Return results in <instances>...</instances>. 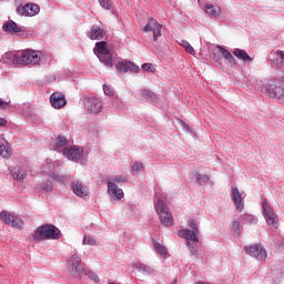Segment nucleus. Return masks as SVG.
Here are the masks:
<instances>
[{
	"mask_svg": "<svg viewBox=\"0 0 284 284\" xmlns=\"http://www.w3.org/2000/svg\"><path fill=\"white\" fill-rule=\"evenodd\" d=\"M84 106L90 114H100V112H103V102L97 97L84 98Z\"/></svg>",
	"mask_w": 284,
	"mask_h": 284,
	"instance_id": "nucleus-8",
	"label": "nucleus"
},
{
	"mask_svg": "<svg viewBox=\"0 0 284 284\" xmlns=\"http://www.w3.org/2000/svg\"><path fill=\"white\" fill-rule=\"evenodd\" d=\"M8 124V120L7 119H3V118H0V128H3Z\"/></svg>",
	"mask_w": 284,
	"mask_h": 284,
	"instance_id": "nucleus-45",
	"label": "nucleus"
},
{
	"mask_svg": "<svg viewBox=\"0 0 284 284\" xmlns=\"http://www.w3.org/2000/svg\"><path fill=\"white\" fill-rule=\"evenodd\" d=\"M39 12H41V8L37 3H27L17 7V14H20V17H37Z\"/></svg>",
	"mask_w": 284,
	"mask_h": 284,
	"instance_id": "nucleus-11",
	"label": "nucleus"
},
{
	"mask_svg": "<svg viewBox=\"0 0 284 284\" xmlns=\"http://www.w3.org/2000/svg\"><path fill=\"white\" fill-rule=\"evenodd\" d=\"M242 220L243 221H248V223H255V219H254V216L253 215H250V214H244L243 216H242Z\"/></svg>",
	"mask_w": 284,
	"mask_h": 284,
	"instance_id": "nucleus-41",
	"label": "nucleus"
},
{
	"mask_svg": "<svg viewBox=\"0 0 284 284\" xmlns=\"http://www.w3.org/2000/svg\"><path fill=\"white\" fill-rule=\"evenodd\" d=\"M142 70H145L146 72H152V64L150 63L142 64Z\"/></svg>",
	"mask_w": 284,
	"mask_h": 284,
	"instance_id": "nucleus-43",
	"label": "nucleus"
},
{
	"mask_svg": "<svg viewBox=\"0 0 284 284\" xmlns=\"http://www.w3.org/2000/svg\"><path fill=\"white\" fill-rule=\"evenodd\" d=\"M71 190L75 196L83 199L90 194V190L80 180H74L71 182Z\"/></svg>",
	"mask_w": 284,
	"mask_h": 284,
	"instance_id": "nucleus-14",
	"label": "nucleus"
},
{
	"mask_svg": "<svg viewBox=\"0 0 284 284\" xmlns=\"http://www.w3.org/2000/svg\"><path fill=\"white\" fill-rule=\"evenodd\" d=\"M67 272L71 276H74V278H80V276H83L85 268L83 267V263L81 262V256H79V254L73 253L69 255L67 261Z\"/></svg>",
	"mask_w": 284,
	"mask_h": 284,
	"instance_id": "nucleus-5",
	"label": "nucleus"
},
{
	"mask_svg": "<svg viewBox=\"0 0 284 284\" xmlns=\"http://www.w3.org/2000/svg\"><path fill=\"white\" fill-rule=\"evenodd\" d=\"M141 170H143V163L141 162H135L133 165H132V171L133 172H141Z\"/></svg>",
	"mask_w": 284,
	"mask_h": 284,
	"instance_id": "nucleus-39",
	"label": "nucleus"
},
{
	"mask_svg": "<svg viewBox=\"0 0 284 284\" xmlns=\"http://www.w3.org/2000/svg\"><path fill=\"white\" fill-rule=\"evenodd\" d=\"M89 276H90V278H91L92 281H94L95 283H99V281H101V280L99 278V275H97V274H94V273H92V272H89Z\"/></svg>",
	"mask_w": 284,
	"mask_h": 284,
	"instance_id": "nucleus-42",
	"label": "nucleus"
},
{
	"mask_svg": "<svg viewBox=\"0 0 284 284\" xmlns=\"http://www.w3.org/2000/svg\"><path fill=\"white\" fill-rule=\"evenodd\" d=\"M12 155V149L10 148V143L3 135H0V156L2 159H10Z\"/></svg>",
	"mask_w": 284,
	"mask_h": 284,
	"instance_id": "nucleus-20",
	"label": "nucleus"
},
{
	"mask_svg": "<svg viewBox=\"0 0 284 284\" xmlns=\"http://www.w3.org/2000/svg\"><path fill=\"white\" fill-rule=\"evenodd\" d=\"M244 250L250 256H253V258H256L257 261H265V258H267V252L258 244L245 246Z\"/></svg>",
	"mask_w": 284,
	"mask_h": 284,
	"instance_id": "nucleus-13",
	"label": "nucleus"
},
{
	"mask_svg": "<svg viewBox=\"0 0 284 284\" xmlns=\"http://www.w3.org/2000/svg\"><path fill=\"white\" fill-rule=\"evenodd\" d=\"M10 174L14 181H24L26 176H28V171L23 166H14Z\"/></svg>",
	"mask_w": 284,
	"mask_h": 284,
	"instance_id": "nucleus-23",
	"label": "nucleus"
},
{
	"mask_svg": "<svg viewBox=\"0 0 284 284\" xmlns=\"http://www.w3.org/2000/svg\"><path fill=\"white\" fill-rule=\"evenodd\" d=\"M154 247H155L156 252H159L161 254V256H165L168 254V248L165 246H163L161 243L155 242Z\"/></svg>",
	"mask_w": 284,
	"mask_h": 284,
	"instance_id": "nucleus-35",
	"label": "nucleus"
},
{
	"mask_svg": "<svg viewBox=\"0 0 284 284\" xmlns=\"http://www.w3.org/2000/svg\"><path fill=\"white\" fill-rule=\"evenodd\" d=\"M116 70L120 74H125L126 72H139V65L134 64L132 61H121L116 64Z\"/></svg>",
	"mask_w": 284,
	"mask_h": 284,
	"instance_id": "nucleus-17",
	"label": "nucleus"
},
{
	"mask_svg": "<svg viewBox=\"0 0 284 284\" xmlns=\"http://www.w3.org/2000/svg\"><path fill=\"white\" fill-rule=\"evenodd\" d=\"M53 189H54V186L52 185V181H50V180L44 181L41 184V190H43V192H52Z\"/></svg>",
	"mask_w": 284,
	"mask_h": 284,
	"instance_id": "nucleus-36",
	"label": "nucleus"
},
{
	"mask_svg": "<svg viewBox=\"0 0 284 284\" xmlns=\"http://www.w3.org/2000/svg\"><path fill=\"white\" fill-rule=\"evenodd\" d=\"M0 219L7 225H11L12 227H17L18 230H23V220L14 214L8 213V211H2L0 213Z\"/></svg>",
	"mask_w": 284,
	"mask_h": 284,
	"instance_id": "nucleus-9",
	"label": "nucleus"
},
{
	"mask_svg": "<svg viewBox=\"0 0 284 284\" xmlns=\"http://www.w3.org/2000/svg\"><path fill=\"white\" fill-rule=\"evenodd\" d=\"M220 50L222 52V55L226 61H229V63H231L232 65H236V59L234 58V55H232V53L227 49L221 47Z\"/></svg>",
	"mask_w": 284,
	"mask_h": 284,
	"instance_id": "nucleus-29",
	"label": "nucleus"
},
{
	"mask_svg": "<svg viewBox=\"0 0 284 284\" xmlns=\"http://www.w3.org/2000/svg\"><path fill=\"white\" fill-rule=\"evenodd\" d=\"M0 108L1 110H6V108H8V102H6L3 99H0Z\"/></svg>",
	"mask_w": 284,
	"mask_h": 284,
	"instance_id": "nucleus-44",
	"label": "nucleus"
},
{
	"mask_svg": "<svg viewBox=\"0 0 284 284\" xmlns=\"http://www.w3.org/2000/svg\"><path fill=\"white\" fill-rule=\"evenodd\" d=\"M180 45L189 52V54H196L194 47L187 42V40H181Z\"/></svg>",
	"mask_w": 284,
	"mask_h": 284,
	"instance_id": "nucleus-31",
	"label": "nucleus"
},
{
	"mask_svg": "<svg viewBox=\"0 0 284 284\" xmlns=\"http://www.w3.org/2000/svg\"><path fill=\"white\" fill-rule=\"evenodd\" d=\"M89 39L92 41H101L103 37H105V30L101 29L99 26H93L91 30L88 32Z\"/></svg>",
	"mask_w": 284,
	"mask_h": 284,
	"instance_id": "nucleus-22",
	"label": "nucleus"
},
{
	"mask_svg": "<svg viewBox=\"0 0 284 284\" xmlns=\"http://www.w3.org/2000/svg\"><path fill=\"white\" fill-rule=\"evenodd\" d=\"M155 211L158 212L161 222L165 227H171L174 223V219L172 217V213L168 210V205H165V202L163 200H158L155 203Z\"/></svg>",
	"mask_w": 284,
	"mask_h": 284,
	"instance_id": "nucleus-6",
	"label": "nucleus"
},
{
	"mask_svg": "<svg viewBox=\"0 0 284 284\" xmlns=\"http://www.w3.org/2000/svg\"><path fill=\"white\" fill-rule=\"evenodd\" d=\"M232 227L239 234V232H241V221L235 220L232 224Z\"/></svg>",
	"mask_w": 284,
	"mask_h": 284,
	"instance_id": "nucleus-40",
	"label": "nucleus"
},
{
	"mask_svg": "<svg viewBox=\"0 0 284 284\" xmlns=\"http://www.w3.org/2000/svg\"><path fill=\"white\" fill-rule=\"evenodd\" d=\"M65 145H68V139L65 136L60 135L55 138L52 143L49 145L50 150H53L54 152H62L65 150Z\"/></svg>",
	"mask_w": 284,
	"mask_h": 284,
	"instance_id": "nucleus-19",
	"label": "nucleus"
},
{
	"mask_svg": "<svg viewBox=\"0 0 284 284\" xmlns=\"http://www.w3.org/2000/svg\"><path fill=\"white\" fill-rule=\"evenodd\" d=\"M185 128H186L187 131L190 130V126H185Z\"/></svg>",
	"mask_w": 284,
	"mask_h": 284,
	"instance_id": "nucleus-47",
	"label": "nucleus"
},
{
	"mask_svg": "<svg viewBox=\"0 0 284 284\" xmlns=\"http://www.w3.org/2000/svg\"><path fill=\"white\" fill-rule=\"evenodd\" d=\"M50 103L55 110H61V108H65L68 101L65 100V95L63 93L54 92L50 97Z\"/></svg>",
	"mask_w": 284,
	"mask_h": 284,
	"instance_id": "nucleus-15",
	"label": "nucleus"
},
{
	"mask_svg": "<svg viewBox=\"0 0 284 284\" xmlns=\"http://www.w3.org/2000/svg\"><path fill=\"white\" fill-rule=\"evenodd\" d=\"M0 267H3L2 265H0Z\"/></svg>",
	"mask_w": 284,
	"mask_h": 284,
	"instance_id": "nucleus-48",
	"label": "nucleus"
},
{
	"mask_svg": "<svg viewBox=\"0 0 284 284\" xmlns=\"http://www.w3.org/2000/svg\"><path fill=\"white\" fill-rule=\"evenodd\" d=\"M262 210H263V216L267 223V225H271L275 230L278 229V216L276 213H274V210L270 204H267V201H263L262 203Z\"/></svg>",
	"mask_w": 284,
	"mask_h": 284,
	"instance_id": "nucleus-7",
	"label": "nucleus"
},
{
	"mask_svg": "<svg viewBox=\"0 0 284 284\" xmlns=\"http://www.w3.org/2000/svg\"><path fill=\"white\" fill-rule=\"evenodd\" d=\"M189 227L191 230H180L178 235L181 239L186 240V246L189 247L191 256H194V258H203V255L201 254V251H199V247L192 246V243H190V241H192L193 243H199V226L196 225V221L190 220Z\"/></svg>",
	"mask_w": 284,
	"mask_h": 284,
	"instance_id": "nucleus-2",
	"label": "nucleus"
},
{
	"mask_svg": "<svg viewBox=\"0 0 284 284\" xmlns=\"http://www.w3.org/2000/svg\"><path fill=\"white\" fill-rule=\"evenodd\" d=\"M126 179L123 175H114L109 179L108 183H113L116 185V183H125Z\"/></svg>",
	"mask_w": 284,
	"mask_h": 284,
	"instance_id": "nucleus-33",
	"label": "nucleus"
},
{
	"mask_svg": "<svg viewBox=\"0 0 284 284\" xmlns=\"http://www.w3.org/2000/svg\"><path fill=\"white\" fill-rule=\"evenodd\" d=\"M99 3L104 10H110V8H112L110 0H99Z\"/></svg>",
	"mask_w": 284,
	"mask_h": 284,
	"instance_id": "nucleus-37",
	"label": "nucleus"
},
{
	"mask_svg": "<svg viewBox=\"0 0 284 284\" xmlns=\"http://www.w3.org/2000/svg\"><path fill=\"white\" fill-rule=\"evenodd\" d=\"M108 194L114 201H121L123 199V189L119 187V185L114 184V182H108Z\"/></svg>",
	"mask_w": 284,
	"mask_h": 284,
	"instance_id": "nucleus-18",
	"label": "nucleus"
},
{
	"mask_svg": "<svg viewBox=\"0 0 284 284\" xmlns=\"http://www.w3.org/2000/svg\"><path fill=\"white\" fill-rule=\"evenodd\" d=\"M280 83H284V77L278 78Z\"/></svg>",
	"mask_w": 284,
	"mask_h": 284,
	"instance_id": "nucleus-46",
	"label": "nucleus"
},
{
	"mask_svg": "<svg viewBox=\"0 0 284 284\" xmlns=\"http://www.w3.org/2000/svg\"><path fill=\"white\" fill-rule=\"evenodd\" d=\"M4 59H9L16 65H41L43 63V52L27 49L19 53H6Z\"/></svg>",
	"mask_w": 284,
	"mask_h": 284,
	"instance_id": "nucleus-1",
	"label": "nucleus"
},
{
	"mask_svg": "<svg viewBox=\"0 0 284 284\" xmlns=\"http://www.w3.org/2000/svg\"><path fill=\"white\" fill-rule=\"evenodd\" d=\"M133 268L138 270V272H140V274H144L145 276H150L154 272V268H152L151 266H148L141 262L133 263Z\"/></svg>",
	"mask_w": 284,
	"mask_h": 284,
	"instance_id": "nucleus-25",
	"label": "nucleus"
},
{
	"mask_svg": "<svg viewBox=\"0 0 284 284\" xmlns=\"http://www.w3.org/2000/svg\"><path fill=\"white\" fill-rule=\"evenodd\" d=\"M233 54L234 57H236V59H240V61H252V58L250 57V54H247V52L243 49H234L233 50Z\"/></svg>",
	"mask_w": 284,
	"mask_h": 284,
	"instance_id": "nucleus-27",
	"label": "nucleus"
},
{
	"mask_svg": "<svg viewBox=\"0 0 284 284\" xmlns=\"http://www.w3.org/2000/svg\"><path fill=\"white\" fill-rule=\"evenodd\" d=\"M61 236V231L52 224L39 226L33 234L34 241H57Z\"/></svg>",
	"mask_w": 284,
	"mask_h": 284,
	"instance_id": "nucleus-3",
	"label": "nucleus"
},
{
	"mask_svg": "<svg viewBox=\"0 0 284 284\" xmlns=\"http://www.w3.org/2000/svg\"><path fill=\"white\" fill-rule=\"evenodd\" d=\"M103 91H104V94H106V97H112V94H114V91L108 84H103Z\"/></svg>",
	"mask_w": 284,
	"mask_h": 284,
	"instance_id": "nucleus-38",
	"label": "nucleus"
},
{
	"mask_svg": "<svg viewBox=\"0 0 284 284\" xmlns=\"http://www.w3.org/2000/svg\"><path fill=\"white\" fill-rule=\"evenodd\" d=\"M82 245L94 246V245H97V239H94L90 235H84L83 241H82Z\"/></svg>",
	"mask_w": 284,
	"mask_h": 284,
	"instance_id": "nucleus-34",
	"label": "nucleus"
},
{
	"mask_svg": "<svg viewBox=\"0 0 284 284\" xmlns=\"http://www.w3.org/2000/svg\"><path fill=\"white\" fill-rule=\"evenodd\" d=\"M266 90L268 91V94L271 97H274L275 99H278L280 101H284V87L272 84H266Z\"/></svg>",
	"mask_w": 284,
	"mask_h": 284,
	"instance_id": "nucleus-21",
	"label": "nucleus"
},
{
	"mask_svg": "<svg viewBox=\"0 0 284 284\" xmlns=\"http://www.w3.org/2000/svg\"><path fill=\"white\" fill-rule=\"evenodd\" d=\"M2 30L4 32H10V34H17V32H23V29L21 27L17 26V22L14 21H8L2 26Z\"/></svg>",
	"mask_w": 284,
	"mask_h": 284,
	"instance_id": "nucleus-24",
	"label": "nucleus"
},
{
	"mask_svg": "<svg viewBox=\"0 0 284 284\" xmlns=\"http://www.w3.org/2000/svg\"><path fill=\"white\" fill-rule=\"evenodd\" d=\"M140 93L143 97V99L149 101V103H154V101H156V94H154V92H152L148 89L141 90Z\"/></svg>",
	"mask_w": 284,
	"mask_h": 284,
	"instance_id": "nucleus-28",
	"label": "nucleus"
},
{
	"mask_svg": "<svg viewBox=\"0 0 284 284\" xmlns=\"http://www.w3.org/2000/svg\"><path fill=\"white\" fill-rule=\"evenodd\" d=\"M62 154L69 161H73L74 163H78V161H81L83 159V148L77 146V145L65 148L63 149Z\"/></svg>",
	"mask_w": 284,
	"mask_h": 284,
	"instance_id": "nucleus-10",
	"label": "nucleus"
},
{
	"mask_svg": "<svg viewBox=\"0 0 284 284\" xmlns=\"http://www.w3.org/2000/svg\"><path fill=\"white\" fill-rule=\"evenodd\" d=\"M205 12H206V14H210L211 17H219L221 14V7L214 6L212 3H206Z\"/></svg>",
	"mask_w": 284,
	"mask_h": 284,
	"instance_id": "nucleus-26",
	"label": "nucleus"
},
{
	"mask_svg": "<svg viewBox=\"0 0 284 284\" xmlns=\"http://www.w3.org/2000/svg\"><path fill=\"white\" fill-rule=\"evenodd\" d=\"M50 179H52V181H55L57 183H65V181L70 179V175L59 174L53 172L50 174Z\"/></svg>",
	"mask_w": 284,
	"mask_h": 284,
	"instance_id": "nucleus-30",
	"label": "nucleus"
},
{
	"mask_svg": "<svg viewBox=\"0 0 284 284\" xmlns=\"http://www.w3.org/2000/svg\"><path fill=\"white\" fill-rule=\"evenodd\" d=\"M163 26L159 23L154 18H150L146 26L142 29L143 32H153V41H159L161 37V29Z\"/></svg>",
	"mask_w": 284,
	"mask_h": 284,
	"instance_id": "nucleus-12",
	"label": "nucleus"
},
{
	"mask_svg": "<svg viewBox=\"0 0 284 284\" xmlns=\"http://www.w3.org/2000/svg\"><path fill=\"white\" fill-rule=\"evenodd\" d=\"M108 42L100 41L95 44L93 52L98 57L99 61L103 63L106 68H112L114 65V58L110 50H108Z\"/></svg>",
	"mask_w": 284,
	"mask_h": 284,
	"instance_id": "nucleus-4",
	"label": "nucleus"
},
{
	"mask_svg": "<svg viewBox=\"0 0 284 284\" xmlns=\"http://www.w3.org/2000/svg\"><path fill=\"white\" fill-rule=\"evenodd\" d=\"M231 199L239 212H243V209L245 207V201H243V194H241V191H239V187L233 186L231 190Z\"/></svg>",
	"mask_w": 284,
	"mask_h": 284,
	"instance_id": "nucleus-16",
	"label": "nucleus"
},
{
	"mask_svg": "<svg viewBox=\"0 0 284 284\" xmlns=\"http://www.w3.org/2000/svg\"><path fill=\"white\" fill-rule=\"evenodd\" d=\"M194 178L196 179L199 185H205L210 181V176L203 175L201 173H195Z\"/></svg>",
	"mask_w": 284,
	"mask_h": 284,
	"instance_id": "nucleus-32",
	"label": "nucleus"
}]
</instances>
